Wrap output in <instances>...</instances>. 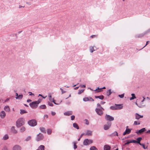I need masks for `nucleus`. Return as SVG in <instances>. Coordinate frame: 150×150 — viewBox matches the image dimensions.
<instances>
[{
  "label": "nucleus",
  "instance_id": "f257e3e1",
  "mask_svg": "<svg viewBox=\"0 0 150 150\" xmlns=\"http://www.w3.org/2000/svg\"><path fill=\"white\" fill-rule=\"evenodd\" d=\"M24 124V120L23 117L18 119L16 121V125L18 127H19L23 125Z\"/></svg>",
  "mask_w": 150,
  "mask_h": 150
},
{
  "label": "nucleus",
  "instance_id": "f03ea898",
  "mask_svg": "<svg viewBox=\"0 0 150 150\" xmlns=\"http://www.w3.org/2000/svg\"><path fill=\"white\" fill-rule=\"evenodd\" d=\"M41 99H39L38 101L33 102L29 104L30 107L33 109H35L38 106V105L40 103Z\"/></svg>",
  "mask_w": 150,
  "mask_h": 150
},
{
  "label": "nucleus",
  "instance_id": "7ed1b4c3",
  "mask_svg": "<svg viewBox=\"0 0 150 150\" xmlns=\"http://www.w3.org/2000/svg\"><path fill=\"white\" fill-rule=\"evenodd\" d=\"M123 106L121 104H115V105L111 106L110 107V109L112 110H116L118 109H120L122 108Z\"/></svg>",
  "mask_w": 150,
  "mask_h": 150
},
{
  "label": "nucleus",
  "instance_id": "20e7f679",
  "mask_svg": "<svg viewBox=\"0 0 150 150\" xmlns=\"http://www.w3.org/2000/svg\"><path fill=\"white\" fill-rule=\"evenodd\" d=\"M28 124L32 127L35 126L37 125V122L35 119H32L30 120L28 122Z\"/></svg>",
  "mask_w": 150,
  "mask_h": 150
},
{
  "label": "nucleus",
  "instance_id": "39448f33",
  "mask_svg": "<svg viewBox=\"0 0 150 150\" xmlns=\"http://www.w3.org/2000/svg\"><path fill=\"white\" fill-rule=\"evenodd\" d=\"M93 142V141L92 140L86 139L83 142V144L84 145L87 146L92 143Z\"/></svg>",
  "mask_w": 150,
  "mask_h": 150
},
{
  "label": "nucleus",
  "instance_id": "423d86ee",
  "mask_svg": "<svg viewBox=\"0 0 150 150\" xmlns=\"http://www.w3.org/2000/svg\"><path fill=\"white\" fill-rule=\"evenodd\" d=\"M103 110L101 108H96L95 109V111L100 116L102 115L103 114Z\"/></svg>",
  "mask_w": 150,
  "mask_h": 150
},
{
  "label": "nucleus",
  "instance_id": "0eeeda50",
  "mask_svg": "<svg viewBox=\"0 0 150 150\" xmlns=\"http://www.w3.org/2000/svg\"><path fill=\"white\" fill-rule=\"evenodd\" d=\"M43 138L44 136L43 135L40 133H39L37 135L36 139L37 141H39L42 139Z\"/></svg>",
  "mask_w": 150,
  "mask_h": 150
},
{
  "label": "nucleus",
  "instance_id": "6e6552de",
  "mask_svg": "<svg viewBox=\"0 0 150 150\" xmlns=\"http://www.w3.org/2000/svg\"><path fill=\"white\" fill-rule=\"evenodd\" d=\"M111 122H107V124L104 125V129L105 130H107L109 129L111 126Z\"/></svg>",
  "mask_w": 150,
  "mask_h": 150
},
{
  "label": "nucleus",
  "instance_id": "1a4fd4ad",
  "mask_svg": "<svg viewBox=\"0 0 150 150\" xmlns=\"http://www.w3.org/2000/svg\"><path fill=\"white\" fill-rule=\"evenodd\" d=\"M105 118L107 120L110 121H113L114 120V118L113 117L107 114L105 115Z\"/></svg>",
  "mask_w": 150,
  "mask_h": 150
},
{
  "label": "nucleus",
  "instance_id": "9d476101",
  "mask_svg": "<svg viewBox=\"0 0 150 150\" xmlns=\"http://www.w3.org/2000/svg\"><path fill=\"white\" fill-rule=\"evenodd\" d=\"M132 129H126L125 131L123 133V136H125L126 134H129L130 133Z\"/></svg>",
  "mask_w": 150,
  "mask_h": 150
},
{
  "label": "nucleus",
  "instance_id": "9b49d317",
  "mask_svg": "<svg viewBox=\"0 0 150 150\" xmlns=\"http://www.w3.org/2000/svg\"><path fill=\"white\" fill-rule=\"evenodd\" d=\"M146 131V129L145 128H143L138 131H137L136 132V133L137 134H142L144 132Z\"/></svg>",
  "mask_w": 150,
  "mask_h": 150
},
{
  "label": "nucleus",
  "instance_id": "f8f14e48",
  "mask_svg": "<svg viewBox=\"0 0 150 150\" xmlns=\"http://www.w3.org/2000/svg\"><path fill=\"white\" fill-rule=\"evenodd\" d=\"M21 147L19 145H16L13 148V150H21Z\"/></svg>",
  "mask_w": 150,
  "mask_h": 150
},
{
  "label": "nucleus",
  "instance_id": "ddd939ff",
  "mask_svg": "<svg viewBox=\"0 0 150 150\" xmlns=\"http://www.w3.org/2000/svg\"><path fill=\"white\" fill-rule=\"evenodd\" d=\"M135 118L137 120H139L140 118H142L143 117V115H139L138 113H136L135 114Z\"/></svg>",
  "mask_w": 150,
  "mask_h": 150
},
{
  "label": "nucleus",
  "instance_id": "4468645a",
  "mask_svg": "<svg viewBox=\"0 0 150 150\" xmlns=\"http://www.w3.org/2000/svg\"><path fill=\"white\" fill-rule=\"evenodd\" d=\"M6 116L5 112L4 111H2L0 113V116L1 118H4Z\"/></svg>",
  "mask_w": 150,
  "mask_h": 150
},
{
  "label": "nucleus",
  "instance_id": "2eb2a0df",
  "mask_svg": "<svg viewBox=\"0 0 150 150\" xmlns=\"http://www.w3.org/2000/svg\"><path fill=\"white\" fill-rule=\"evenodd\" d=\"M72 114V112L71 111H68L64 113V114L65 116H69Z\"/></svg>",
  "mask_w": 150,
  "mask_h": 150
},
{
  "label": "nucleus",
  "instance_id": "dca6fc26",
  "mask_svg": "<svg viewBox=\"0 0 150 150\" xmlns=\"http://www.w3.org/2000/svg\"><path fill=\"white\" fill-rule=\"evenodd\" d=\"M118 134L117 132L115 131L110 135L111 137H113L116 136H118Z\"/></svg>",
  "mask_w": 150,
  "mask_h": 150
},
{
  "label": "nucleus",
  "instance_id": "f3484780",
  "mask_svg": "<svg viewBox=\"0 0 150 150\" xmlns=\"http://www.w3.org/2000/svg\"><path fill=\"white\" fill-rule=\"evenodd\" d=\"M11 132L14 134H16L17 133V131L15 129V127L14 126H12L11 127Z\"/></svg>",
  "mask_w": 150,
  "mask_h": 150
},
{
  "label": "nucleus",
  "instance_id": "a211bd4d",
  "mask_svg": "<svg viewBox=\"0 0 150 150\" xmlns=\"http://www.w3.org/2000/svg\"><path fill=\"white\" fill-rule=\"evenodd\" d=\"M104 150H110V147L107 145H105L104 147Z\"/></svg>",
  "mask_w": 150,
  "mask_h": 150
},
{
  "label": "nucleus",
  "instance_id": "6ab92c4d",
  "mask_svg": "<svg viewBox=\"0 0 150 150\" xmlns=\"http://www.w3.org/2000/svg\"><path fill=\"white\" fill-rule=\"evenodd\" d=\"M95 98H99L101 100H103L104 99V96L103 95L100 96H95Z\"/></svg>",
  "mask_w": 150,
  "mask_h": 150
},
{
  "label": "nucleus",
  "instance_id": "aec40b11",
  "mask_svg": "<svg viewBox=\"0 0 150 150\" xmlns=\"http://www.w3.org/2000/svg\"><path fill=\"white\" fill-rule=\"evenodd\" d=\"M45 146L43 145H40L38 147V149L36 150H45Z\"/></svg>",
  "mask_w": 150,
  "mask_h": 150
},
{
  "label": "nucleus",
  "instance_id": "412c9836",
  "mask_svg": "<svg viewBox=\"0 0 150 150\" xmlns=\"http://www.w3.org/2000/svg\"><path fill=\"white\" fill-rule=\"evenodd\" d=\"M4 110L6 112H9L10 110V108L8 106H6L4 107Z\"/></svg>",
  "mask_w": 150,
  "mask_h": 150
},
{
  "label": "nucleus",
  "instance_id": "4be33fe9",
  "mask_svg": "<svg viewBox=\"0 0 150 150\" xmlns=\"http://www.w3.org/2000/svg\"><path fill=\"white\" fill-rule=\"evenodd\" d=\"M86 135L88 136H91L92 135V132L91 131L88 130L87 131L86 133Z\"/></svg>",
  "mask_w": 150,
  "mask_h": 150
},
{
  "label": "nucleus",
  "instance_id": "5701e85b",
  "mask_svg": "<svg viewBox=\"0 0 150 150\" xmlns=\"http://www.w3.org/2000/svg\"><path fill=\"white\" fill-rule=\"evenodd\" d=\"M73 126L75 128H76L77 129H79V127L77 124L76 123H74L73 124Z\"/></svg>",
  "mask_w": 150,
  "mask_h": 150
},
{
  "label": "nucleus",
  "instance_id": "b1692460",
  "mask_svg": "<svg viewBox=\"0 0 150 150\" xmlns=\"http://www.w3.org/2000/svg\"><path fill=\"white\" fill-rule=\"evenodd\" d=\"M112 92L111 91V89H110L108 90L106 92V94L107 96H109L110 95H111L112 93Z\"/></svg>",
  "mask_w": 150,
  "mask_h": 150
},
{
  "label": "nucleus",
  "instance_id": "393cba45",
  "mask_svg": "<svg viewBox=\"0 0 150 150\" xmlns=\"http://www.w3.org/2000/svg\"><path fill=\"white\" fill-rule=\"evenodd\" d=\"M23 96V95L21 94L18 95V97H16L15 98L17 99L21 100Z\"/></svg>",
  "mask_w": 150,
  "mask_h": 150
},
{
  "label": "nucleus",
  "instance_id": "a878e982",
  "mask_svg": "<svg viewBox=\"0 0 150 150\" xmlns=\"http://www.w3.org/2000/svg\"><path fill=\"white\" fill-rule=\"evenodd\" d=\"M31 139V137L30 136H28L25 140V142H28L30 141Z\"/></svg>",
  "mask_w": 150,
  "mask_h": 150
},
{
  "label": "nucleus",
  "instance_id": "bb28decb",
  "mask_svg": "<svg viewBox=\"0 0 150 150\" xmlns=\"http://www.w3.org/2000/svg\"><path fill=\"white\" fill-rule=\"evenodd\" d=\"M27 113V112L25 110L23 109L20 110V113L21 115H23L24 113Z\"/></svg>",
  "mask_w": 150,
  "mask_h": 150
},
{
  "label": "nucleus",
  "instance_id": "cd10ccee",
  "mask_svg": "<svg viewBox=\"0 0 150 150\" xmlns=\"http://www.w3.org/2000/svg\"><path fill=\"white\" fill-rule=\"evenodd\" d=\"M40 131L44 133H46V130L45 129V128L43 127H41L40 128Z\"/></svg>",
  "mask_w": 150,
  "mask_h": 150
},
{
  "label": "nucleus",
  "instance_id": "c85d7f7f",
  "mask_svg": "<svg viewBox=\"0 0 150 150\" xmlns=\"http://www.w3.org/2000/svg\"><path fill=\"white\" fill-rule=\"evenodd\" d=\"M94 46L93 47H92L91 46L90 48V52H93V51H95V50H94ZM95 47H96L95 46Z\"/></svg>",
  "mask_w": 150,
  "mask_h": 150
},
{
  "label": "nucleus",
  "instance_id": "c756f323",
  "mask_svg": "<svg viewBox=\"0 0 150 150\" xmlns=\"http://www.w3.org/2000/svg\"><path fill=\"white\" fill-rule=\"evenodd\" d=\"M131 96H132V97L130 98V100H132L134 99L135 98H136V97L135 95L134 94L132 93L131 94Z\"/></svg>",
  "mask_w": 150,
  "mask_h": 150
},
{
  "label": "nucleus",
  "instance_id": "7c9ffc66",
  "mask_svg": "<svg viewBox=\"0 0 150 150\" xmlns=\"http://www.w3.org/2000/svg\"><path fill=\"white\" fill-rule=\"evenodd\" d=\"M142 139V138L141 137H139L137 138V140L138 142V144H141L140 142Z\"/></svg>",
  "mask_w": 150,
  "mask_h": 150
},
{
  "label": "nucleus",
  "instance_id": "2f4dec72",
  "mask_svg": "<svg viewBox=\"0 0 150 150\" xmlns=\"http://www.w3.org/2000/svg\"><path fill=\"white\" fill-rule=\"evenodd\" d=\"M8 135L5 134L3 137V139L4 140H6L8 139Z\"/></svg>",
  "mask_w": 150,
  "mask_h": 150
},
{
  "label": "nucleus",
  "instance_id": "473e14b6",
  "mask_svg": "<svg viewBox=\"0 0 150 150\" xmlns=\"http://www.w3.org/2000/svg\"><path fill=\"white\" fill-rule=\"evenodd\" d=\"M126 141V142L124 144V145H127V144H129L130 143H132V142H131V140L130 141V140H127Z\"/></svg>",
  "mask_w": 150,
  "mask_h": 150
},
{
  "label": "nucleus",
  "instance_id": "72a5a7b5",
  "mask_svg": "<svg viewBox=\"0 0 150 150\" xmlns=\"http://www.w3.org/2000/svg\"><path fill=\"white\" fill-rule=\"evenodd\" d=\"M25 127H22L21 128L20 131L21 132H24L25 131Z\"/></svg>",
  "mask_w": 150,
  "mask_h": 150
},
{
  "label": "nucleus",
  "instance_id": "f704fd0d",
  "mask_svg": "<svg viewBox=\"0 0 150 150\" xmlns=\"http://www.w3.org/2000/svg\"><path fill=\"white\" fill-rule=\"evenodd\" d=\"M90 150H97V149L96 147L94 146H92L90 148Z\"/></svg>",
  "mask_w": 150,
  "mask_h": 150
},
{
  "label": "nucleus",
  "instance_id": "c9c22d12",
  "mask_svg": "<svg viewBox=\"0 0 150 150\" xmlns=\"http://www.w3.org/2000/svg\"><path fill=\"white\" fill-rule=\"evenodd\" d=\"M39 108L41 109H44L46 108V106L45 105H43L40 106Z\"/></svg>",
  "mask_w": 150,
  "mask_h": 150
},
{
  "label": "nucleus",
  "instance_id": "e433bc0d",
  "mask_svg": "<svg viewBox=\"0 0 150 150\" xmlns=\"http://www.w3.org/2000/svg\"><path fill=\"white\" fill-rule=\"evenodd\" d=\"M73 143L74 144V149H76L77 147V146L76 145L77 143V142H73Z\"/></svg>",
  "mask_w": 150,
  "mask_h": 150
},
{
  "label": "nucleus",
  "instance_id": "4c0bfd02",
  "mask_svg": "<svg viewBox=\"0 0 150 150\" xmlns=\"http://www.w3.org/2000/svg\"><path fill=\"white\" fill-rule=\"evenodd\" d=\"M139 145L142 146L144 149H147L148 146L146 147L145 146V145L144 144L141 143V144H140Z\"/></svg>",
  "mask_w": 150,
  "mask_h": 150
},
{
  "label": "nucleus",
  "instance_id": "58836bf2",
  "mask_svg": "<svg viewBox=\"0 0 150 150\" xmlns=\"http://www.w3.org/2000/svg\"><path fill=\"white\" fill-rule=\"evenodd\" d=\"M140 124V122L139 121H135L134 122V125H137Z\"/></svg>",
  "mask_w": 150,
  "mask_h": 150
},
{
  "label": "nucleus",
  "instance_id": "ea45409f",
  "mask_svg": "<svg viewBox=\"0 0 150 150\" xmlns=\"http://www.w3.org/2000/svg\"><path fill=\"white\" fill-rule=\"evenodd\" d=\"M145 35V34H144V33L138 35L137 36V37L138 38H141L144 36Z\"/></svg>",
  "mask_w": 150,
  "mask_h": 150
},
{
  "label": "nucleus",
  "instance_id": "a19ab883",
  "mask_svg": "<svg viewBox=\"0 0 150 150\" xmlns=\"http://www.w3.org/2000/svg\"><path fill=\"white\" fill-rule=\"evenodd\" d=\"M49 100L51 101L52 102L53 100V99L52 98V96L51 93L49 94Z\"/></svg>",
  "mask_w": 150,
  "mask_h": 150
},
{
  "label": "nucleus",
  "instance_id": "79ce46f5",
  "mask_svg": "<svg viewBox=\"0 0 150 150\" xmlns=\"http://www.w3.org/2000/svg\"><path fill=\"white\" fill-rule=\"evenodd\" d=\"M97 107L98 108L99 107L100 108H101L103 110H104V109L100 105L99 103H98L97 104Z\"/></svg>",
  "mask_w": 150,
  "mask_h": 150
},
{
  "label": "nucleus",
  "instance_id": "37998d69",
  "mask_svg": "<svg viewBox=\"0 0 150 150\" xmlns=\"http://www.w3.org/2000/svg\"><path fill=\"white\" fill-rule=\"evenodd\" d=\"M83 100L84 101L86 102L89 101V98L88 97H86L84 98Z\"/></svg>",
  "mask_w": 150,
  "mask_h": 150
},
{
  "label": "nucleus",
  "instance_id": "c03bdc74",
  "mask_svg": "<svg viewBox=\"0 0 150 150\" xmlns=\"http://www.w3.org/2000/svg\"><path fill=\"white\" fill-rule=\"evenodd\" d=\"M84 91V89H82L81 90H79V91L78 92V94H81V93H82L83 92V91Z\"/></svg>",
  "mask_w": 150,
  "mask_h": 150
},
{
  "label": "nucleus",
  "instance_id": "a18cd8bd",
  "mask_svg": "<svg viewBox=\"0 0 150 150\" xmlns=\"http://www.w3.org/2000/svg\"><path fill=\"white\" fill-rule=\"evenodd\" d=\"M150 32V29H149L145 31L144 32V33L145 35H146Z\"/></svg>",
  "mask_w": 150,
  "mask_h": 150
},
{
  "label": "nucleus",
  "instance_id": "49530a36",
  "mask_svg": "<svg viewBox=\"0 0 150 150\" xmlns=\"http://www.w3.org/2000/svg\"><path fill=\"white\" fill-rule=\"evenodd\" d=\"M51 132H52V130L51 129H47V133L48 134H50L51 133Z\"/></svg>",
  "mask_w": 150,
  "mask_h": 150
},
{
  "label": "nucleus",
  "instance_id": "de8ad7c7",
  "mask_svg": "<svg viewBox=\"0 0 150 150\" xmlns=\"http://www.w3.org/2000/svg\"><path fill=\"white\" fill-rule=\"evenodd\" d=\"M105 87H103L102 88H99V87L98 88H96V89L94 90L95 91H97V90L98 89H100V90H101V89H105Z\"/></svg>",
  "mask_w": 150,
  "mask_h": 150
},
{
  "label": "nucleus",
  "instance_id": "09e8293b",
  "mask_svg": "<svg viewBox=\"0 0 150 150\" xmlns=\"http://www.w3.org/2000/svg\"><path fill=\"white\" fill-rule=\"evenodd\" d=\"M118 96L119 97H120V98H123L124 96V94L123 93V94H121V95H118Z\"/></svg>",
  "mask_w": 150,
  "mask_h": 150
},
{
  "label": "nucleus",
  "instance_id": "8fccbe9b",
  "mask_svg": "<svg viewBox=\"0 0 150 150\" xmlns=\"http://www.w3.org/2000/svg\"><path fill=\"white\" fill-rule=\"evenodd\" d=\"M131 142H132V143H138V142H137V140H131Z\"/></svg>",
  "mask_w": 150,
  "mask_h": 150
},
{
  "label": "nucleus",
  "instance_id": "3c124183",
  "mask_svg": "<svg viewBox=\"0 0 150 150\" xmlns=\"http://www.w3.org/2000/svg\"><path fill=\"white\" fill-rule=\"evenodd\" d=\"M89 101H93L94 100L91 97H89Z\"/></svg>",
  "mask_w": 150,
  "mask_h": 150
},
{
  "label": "nucleus",
  "instance_id": "603ef678",
  "mask_svg": "<svg viewBox=\"0 0 150 150\" xmlns=\"http://www.w3.org/2000/svg\"><path fill=\"white\" fill-rule=\"evenodd\" d=\"M60 89L61 90V92L62 94L65 93L66 92V91H64L63 89H62V88H60Z\"/></svg>",
  "mask_w": 150,
  "mask_h": 150
},
{
  "label": "nucleus",
  "instance_id": "864d4df0",
  "mask_svg": "<svg viewBox=\"0 0 150 150\" xmlns=\"http://www.w3.org/2000/svg\"><path fill=\"white\" fill-rule=\"evenodd\" d=\"M75 116H74V115H72L71 116V120H74L75 119Z\"/></svg>",
  "mask_w": 150,
  "mask_h": 150
},
{
  "label": "nucleus",
  "instance_id": "5fc2aeb1",
  "mask_svg": "<svg viewBox=\"0 0 150 150\" xmlns=\"http://www.w3.org/2000/svg\"><path fill=\"white\" fill-rule=\"evenodd\" d=\"M48 105L50 106H53V104L51 102H48Z\"/></svg>",
  "mask_w": 150,
  "mask_h": 150
},
{
  "label": "nucleus",
  "instance_id": "6e6d98bb",
  "mask_svg": "<svg viewBox=\"0 0 150 150\" xmlns=\"http://www.w3.org/2000/svg\"><path fill=\"white\" fill-rule=\"evenodd\" d=\"M2 150H8V148L6 146H4Z\"/></svg>",
  "mask_w": 150,
  "mask_h": 150
},
{
  "label": "nucleus",
  "instance_id": "4d7b16f0",
  "mask_svg": "<svg viewBox=\"0 0 150 150\" xmlns=\"http://www.w3.org/2000/svg\"><path fill=\"white\" fill-rule=\"evenodd\" d=\"M97 35H91L90 36V37L92 38H93L94 37H97Z\"/></svg>",
  "mask_w": 150,
  "mask_h": 150
},
{
  "label": "nucleus",
  "instance_id": "13d9d810",
  "mask_svg": "<svg viewBox=\"0 0 150 150\" xmlns=\"http://www.w3.org/2000/svg\"><path fill=\"white\" fill-rule=\"evenodd\" d=\"M149 41H147L146 42V45L143 47V48L142 49H143V48L146 45H147L148 44H149Z\"/></svg>",
  "mask_w": 150,
  "mask_h": 150
},
{
  "label": "nucleus",
  "instance_id": "bf43d9fd",
  "mask_svg": "<svg viewBox=\"0 0 150 150\" xmlns=\"http://www.w3.org/2000/svg\"><path fill=\"white\" fill-rule=\"evenodd\" d=\"M80 86L81 88H85L86 87V86L85 85H80Z\"/></svg>",
  "mask_w": 150,
  "mask_h": 150
},
{
  "label": "nucleus",
  "instance_id": "052dcab7",
  "mask_svg": "<svg viewBox=\"0 0 150 150\" xmlns=\"http://www.w3.org/2000/svg\"><path fill=\"white\" fill-rule=\"evenodd\" d=\"M51 114L52 115L54 116L55 115L56 113L54 112H52Z\"/></svg>",
  "mask_w": 150,
  "mask_h": 150
},
{
  "label": "nucleus",
  "instance_id": "680f3d73",
  "mask_svg": "<svg viewBox=\"0 0 150 150\" xmlns=\"http://www.w3.org/2000/svg\"><path fill=\"white\" fill-rule=\"evenodd\" d=\"M52 102L55 104H56V105H58V104H57V103H56L55 102V100H54L53 98V100H52Z\"/></svg>",
  "mask_w": 150,
  "mask_h": 150
},
{
  "label": "nucleus",
  "instance_id": "e2e57ef3",
  "mask_svg": "<svg viewBox=\"0 0 150 150\" xmlns=\"http://www.w3.org/2000/svg\"><path fill=\"white\" fill-rule=\"evenodd\" d=\"M29 93H30V94H29L30 96L34 95V94L33 93H32L31 92H29Z\"/></svg>",
  "mask_w": 150,
  "mask_h": 150
},
{
  "label": "nucleus",
  "instance_id": "0e129e2a",
  "mask_svg": "<svg viewBox=\"0 0 150 150\" xmlns=\"http://www.w3.org/2000/svg\"><path fill=\"white\" fill-rule=\"evenodd\" d=\"M86 124L87 125H88L89 124V122L88 120H86Z\"/></svg>",
  "mask_w": 150,
  "mask_h": 150
},
{
  "label": "nucleus",
  "instance_id": "69168bd1",
  "mask_svg": "<svg viewBox=\"0 0 150 150\" xmlns=\"http://www.w3.org/2000/svg\"><path fill=\"white\" fill-rule=\"evenodd\" d=\"M32 101V100L30 99H28L27 100V102L28 103H29Z\"/></svg>",
  "mask_w": 150,
  "mask_h": 150
},
{
  "label": "nucleus",
  "instance_id": "338daca9",
  "mask_svg": "<svg viewBox=\"0 0 150 150\" xmlns=\"http://www.w3.org/2000/svg\"><path fill=\"white\" fill-rule=\"evenodd\" d=\"M9 100V98H7L5 100L4 102H6L8 101Z\"/></svg>",
  "mask_w": 150,
  "mask_h": 150
},
{
  "label": "nucleus",
  "instance_id": "774afa93",
  "mask_svg": "<svg viewBox=\"0 0 150 150\" xmlns=\"http://www.w3.org/2000/svg\"><path fill=\"white\" fill-rule=\"evenodd\" d=\"M48 115H44V117H46V118H47L48 117Z\"/></svg>",
  "mask_w": 150,
  "mask_h": 150
}]
</instances>
